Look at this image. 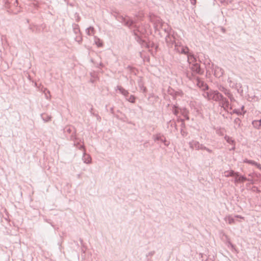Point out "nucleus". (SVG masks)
Masks as SVG:
<instances>
[{
	"mask_svg": "<svg viewBox=\"0 0 261 261\" xmlns=\"http://www.w3.org/2000/svg\"><path fill=\"white\" fill-rule=\"evenodd\" d=\"M190 68L192 71V73L191 74L187 73V77L190 79H193V77H195V75L198 74H202L203 73V71L200 68V65L198 63H193L190 66Z\"/></svg>",
	"mask_w": 261,
	"mask_h": 261,
	"instance_id": "obj_1",
	"label": "nucleus"
},
{
	"mask_svg": "<svg viewBox=\"0 0 261 261\" xmlns=\"http://www.w3.org/2000/svg\"><path fill=\"white\" fill-rule=\"evenodd\" d=\"M222 95L218 91H210V92H205L204 94V96L207 98L208 100H213L218 102L222 98Z\"/></svg>",
	"mask_w": 261,
	"mask_h": 261,
	"instance_id": "obj_2",
	"label": "nucleus"
},
{
	"mask_svg": "<svg viewBox=\"0 0 261 261\" xmlns=\"http://www.w3.org/2000/svg\"><path fill=\"white\" fill-rule=\"evenodd\" d=\"M175 50L180 54H188L189 48L187 46H185L181 44L180 43H175L174 44Z\"/></svg>",
	"mask_w": 261,
	"mask_h": 261,
	"instance_id": "obj_3",
	"label": "nucleus"
},
{
	"mask_svg": "<svg viewBox=\"0 0 261 261\" xmlns=\"http://www.w3.org/2000/svg\"><path fill=\"white\" fill-rule=\"evenodd\" d=\"M219 106L223 108L225 111H228V110L231 109V107H230V104L228 100L224 97L223 95L222 96V98L220 99V100L218 101Z\"/></svg>",
	"mask_w": 261,
	"mask_h": 261,
	"instance_id": "obj_4",
	"label": "nucleus"
},
{
	"mask_svg": "<svg viewBox=\"0 0 261 261\" xmlns=\"http://www.w3.org/2000/svg\"><path fill=\"white\" fill-rule=\"evenodd\" d=\"M189 145L190 148L192 149H195L197 150H202L204 146L203 144H200L198 141L195 140H192L191 141L189 142Z\"/></svg>",
	"mask_w": 261,
	"mask_h": 261,
	"instance_id": "obj_5",
	"label": "nucleus"
},
{
	"mask_svg": "<svg viewBox=\"0 0 261 261\" xmlns=\"http://www.w3.org/2000/svg\"><path fill=\"white\" fill-rule=\"evenodd\" d=\"M80 149H84L83 156L82 158V160L86 164H90L91 162V158L89 154H87L86 153V151L84 148V146L83 145H81L79 147H78Z\"/></svg>",
	"mask_w": 261,
	"mask_h": 261,
	"instance_id": "obj_6",
	"label": "nucleus"
},
{
	"mask_svg": "<svg viewBox=\"0 0 261 261\" xmlns=\"http://www.w3.org/2000/svg\"><path fill=\"white\" fill-rule=\"evenodd\" d=\"M166 42L168 45L170 47H172V46L176 43L175 40V38L173 35L170 34L169 33L167 35L165 38Z\"/></svg>",
	"mask_w": 261,
	"mask_h": 261,
	"instance_id": "obj_7",
	"label": "nucleus"
},
{
	"mask_svg": "<svg viewBox=\"0 0 261 261\" xmlns=\"http://www.w3.org/2000/svg\"><path fill=\"white\" fill-rule=\"evenodd\" d=\"M121 21L128 27H130L134 23V22L127 16L124 17H121Z\"/></svg>",
	"mask_w": 261,
	"mask_h": 261,
	"instance_id": "obj_8",
	"label": "nucleus"
},
{
	"mask_svg": "<svg viewBox=\"0 0 261 261\" xmlns=\"http://www.w3.org/2000/svg\"><path fill=\"white\" fill-rule=\"evenodd\" d=\"M65 132L67 135L68 134H71L70 136L71 139H73L74 138L75 130L73 127L71 126L66 127L65 128Z\"/></svg>",
	"mask_w": 261,
	"mask_h": 261,
	"instance_id": "obj_9",
	"label": "nucleus"
},
{
	"mask_svg": "<svg viewBox=\"0 0 261 261\" xmlns=\"http://www.w3.org/2000/svg\"><path fill=\"white\" fill-rule=\"evenodd\" d=\"M224 74V70L218 66H216L214 68V75L218 77L222 76Z\"/></svg>",
	"mask_w": 261,
	"mask_h": 261,
	"instance_id": "obj_10",
	"label": "nucleus"
},
{
	"mask_svg": "<svg viewBox=\"0 0 261 261\" xmlns=\"http://www.w3.org/2000/svg\"><path fill=\"white\" fill-rule=\"evenodd\" d=\"M246 180H248V179L246 177L239 175V176H235L234 181L236 184H237L239 182H244Z\"/></svg>",
	"mask_w": 261,
	"mask_h": 261,
	"instance_id": "obj_11",
	"label": "nucleus"
},
{
	"mask_svg": "<svg viewBox=\"0 0 261 261\" xmlns=\"http://www.w3.org/2000/svg\"><path fill=\"white\" fill-rule=\"evenodd\" d=\"M116 88V89L118 90L125 97L126 99L127 97L128 96V92L123 87L119 86H117Z\"/></svg>",
	"mask_w": 261,
	"mask_h": 261,
	"instance_id": "obj_12",
	"label": "nucleus"
},
{
	"mask_svg": "<svg viewBox=\"0 0 261 261\" xmlns=\"http://www.w3.org/2000/svg\"><path fill=\"white\" fill-rule=\"evenodd\" d=\"M188 62L191 65L193 63H195V62L196 61V58L194 57L193 54L189 53H188Z\"/></svg>",
	"mask_w": 261,
	"mask_h": 261,
	"instance_id": "obj_13",
	"label": "nucleus"
},
{
	"mask_svg": "<svg viewBox=\"0 0 261 261\" xmlns=\"http://www.w3.org/2000/svg\"><path fill=\"white\" fill-rule=\"evenodd\" d=\"M225 176L226 177L239 176V172H235L233 170L227 171L225 172Z\"/></svg>",
	"mask_w": 261,
	"mask_h": 261,
	"instance_id": "obj_14",
	"label": "nucleus"
},
{
	"mask_svg": "<svg viewBox=\"0 0 261 261\" xmlns=\"http://www.w3.org/2000/svg\"><path fill=\"white\" fill-rule=\"evenodd\" d=\"M244 163H248L254 166H256L258 169H261V165L259 164H258L256 162L253 161V160H249L248 159H245L244 161Z\"/></svg>",
	"mask_w": 261,
	"mask_h": 261,
	"instance_id": "obj_15",
	"label": "nucleus"
},
{
	"mask_svg": "<svg viewBox=\"0 0 261 261\" xmlns=\"http://www.w3.org/2000/svg\"><path fill=\"white\" fill-rule=\"evenodd\" d=\"M153 138L154 139V141H156L157 140H160L161 142L164 141V139L165 138L164 135H161V134H158L155 135L153 136Z\"/></svg>",
	"mask_w": 261,
	"mask_h": 261,
	"instance_id": "obj_16",
	"label": "nucleus"
},
{
	"mask_svg": "<svg viewBox=\"0 0 261 261\" xmlns=\"http://www.w3.org/2000/svg\"><path fill=\"white\" fill-rule=\"evenodd\" d=\"M86 34L89 36H93L94 35L95 31L92 27L88 28L86 30Z\"/></svg>",
	"mask_w": 261,
	"mask_h": 261,
	"instance_id": "obj_17",
	"label": "nucleus"
},
{
	"mask_svg": "<svg viewBox=\"0 0 261 261\" xmlns=\"http://www.w3.org/2000/svg\"><path fill=\"white\" fill-rule=\"evenodd\" d=\"M225 221L227 222L229 224H232L235 223V220L234 218L231 217L230 215L227 216L224 218Z\"/></svg>",
	"mask_w": 261,
	"mask_h": 261,
	"instance_id": "obj_18",
	"label": "nucleus"
},
{
	"mask_svg": "<svg viewBox=\"0 0 261 261\" xmlns=\"http://www.w3.org/2000/svg\"><path fill=\"white\" fill-rule=\"evenodd\" d=\"M253 126L256 128H261V119L259 120H254L252 121Z\"/></svg>",
	"mask_w": 261,
	"mask_h": 261,
	"instance_id": "obj_19",
	"label": "nucleus"
},
{
	"mask_svg": "<svg viewBox=\"0 0 261 261\" xmlns=\"http://www.w3.org/2000/svg\"><path fill=\"white\" fill-rule=\"evenodd\" d=\"M94 43L98 47H101L102 46V43L101 40L96 36L94 37Z\"/></svg>",
	"mask_w": 261,
	"mask_h": 261,
	"instance_id": "obj_20",
	"label": "nucleus"
},
{
	"mask_svg": "<svg viewBox=\"0 0 261 261\" xmlns=\"http://www.w3.org/2000/svg\"><path fill=\"white\" fill-rule=\"evenodd\" d=\"M234 127L235 128H239L241 126V121L239 118H236L234 120Z\"/></svg>",
	"mask_w": 261,
	"mask_h": 261,
	"instance_id": "obj_21",
	"label": "nucleus"
},
{
	"mask_svg": "<svg viewBox=\"0 0 261 261\" xmlns=\"http://www.w3.org/2000/svg\"><path fill=\"white\" fill-rule=\"evenodd\" d=\"M43 92L44 93L45 95V97L47 99H49L50 98L51 95L50 94V92L46 88H44L43 90H42Z\"/></svg>",
	"mask_w": 261,
	"mask_h": 261,
	"instance_id": "obj_22",
	"label": "nucleus"
},
{
	"mask_svg": "<svg viewBox=\"0 0 261 261\" xmlns=\"http://www.w3.org/2000/svg\"><path fill=\"white\" fill-rule=\"evenodd\" d=\"M193 79H195L196 81V84L198 87H200L202 86V85L203 84V82L202 81H200V80L199 77L195 76L194 77H193Z\"/></svg>",
	"mask_w": 261,
	"mask_h": 261,
	"instance_id": "obj_23",
	"label": "nucleus"
},
{
	"mask_svg": "<svg viewBox=\"0 0 261 261\" xmlns=\"http://www.w3.org/2000/svg\"><path fill=\"white\" fill-rule=\"evenodd\" d=\"M224 139L227 141V142L229 144H233L234 142V140L231 137L227 135L224 137Z\"/></svg>",
	"mask_w": 261,
	"mask_h": 261,
	"instance_id": "obj_24",
	"label": "nucleus"
},
{
	"mask_svg": "<svg viewBox=\"0 0 261 261\" xmlns=\"http://www.w3.org/2000/svg\"><path fill=\"white\" fill-rule=\"evenodd\" d=\"M221 234L222 235V237H224L225 240L227 241L228 243L231 245V246H233L232 244L231 243L230 241H229V239L228 238V237L223 232H221Z\"/></svg>",
	"mask_w": 261,
	"mask_h": 261,
	"instance_id": "obj_25",
	"label": "nucleus"
},
{
	"mask_svg": "<svg viewBox=\"0 0 261 261\" xmlns=\"http://www.w3.org/2000/svg\"><path fill=\"white\" fill-rule=\"evenodd\" d=\"M42 118L43 120L45 122H47V121L50 120V119H51V117L50 116H48L46 114L42 115Z\"/></svg>",
	"mask_w": 261,
	"mask_h": 261,
	"instance_id": "obj_26",
	"label": "nucleus"
},
{
	"mask_svg": "<svg viewBox=\"0 0 261 261\" xmlns=\"http://www.w3.org/2000/svg\"><path fill=\"white\" fill-rule=\"evenodd\" d=\"M135 99H136V97L134 96V95H130L129 98H126V100H128V101L132 102V103H134L135 102Z\"/></svg>",
	"mask_w": 261,
	"mask_h": 261,
	"instance_id": "obj_27",
	"label": "nucleus"
},
{
	"mask_svg": "<svg viewBox=\"0 0 261 261\" xmlns=\"http://www.w3.org/2000/svg\"><path fill=\"white\" fill-rule=\"evenodd\" d=\"M75 40L77 41L79 43H81L82 41V37L80 35L79 36H77L75 38Z\"/></svg>",
	"mask_w": 261,
	"mask_h": 261,
	"instance_id": "obj_28",
	"label": "nucleus"
},
{
	"mask_svg": "<svg viewBox=\"0 0 261 261\" xmlns=\"http://www.w3.org/2000/svg\"><path fill=\"white\" fill-rule=\"evenodd\" d=\"M139 86L141 90L143 91V92H145L146 89V88L143 85V84L141 83H139Z\"/></svg>",
	"mask_w": 261,
	"mask_h": 261,
	"instance_id": "obj_29",
	"label": "nucleus"
},
{
	"mask_svg": "<svg viewBox=\"0 0 261 261\" xmlns=\"http://www.w3.org/2000/svg\"><path fill=\"white\" fill-rule=\"evenodd\" d=\"M172 112L175 115H177L178 113V111L177 110V107L175 106H174L173 107Z\"/></svg>",
	"mask_w": 261,
	"mask_h": 261,
	"instance_id": "obj_30",
	"label": "nucleus"
},
{
	"mask_svg": "<svg viewBox=\"0 0 261 261\" xmlns=\"http://www.w3.org/2000/svg\"><path fill=\"white\" fill-rule=\"evenodd\" d=\"M73 31L75 34H80V30L77 25H75V27L73 28Z\"/></svg>",
	"mask_w": 261,
	"mask_h": 261,
	"instance_id": "obj_31",
	"label": "nucleus"
},
{
	"mask_svg": "<svg viewBox=\"0 0 261 261\" xmlns=\"http://www.w3.org/2000/svg\"><path fill=\"white\" fill-rule=\"evenodd\" d=\"M202 150H206L207 152H208L210 153H213V150L212 149L205 147L204 145L203 146Z\"/></svg>",
	"mask_w": 261,
	"mask_h": 261,
	"instance_id": "obj_32",
	"label": "nucleus"
},
{
	"mask_svg": "<svg viewBox=\"0 0 261 261\" xmlns=\"http://www.w3.org/2000/svg\"><path fill=\"white\" fill-rule=\"evenodd\" d=\"M225 95H226L228 97L232 94L230 91L229 90H226L225 92H224Z\"/></svg>",
	"mask_w": 261,
	"mask_h": 261,
	"instance_id": "obj_33",
	"label": "nucleus"
},
{
	"mask_svg": "<svg viewBox=\"0 0 261 261\" xmlns=\"http://www.w3.org/2000/svg\"><path fill=\"white\" fill-rule=\"evenodd\" d=\"M216 133L220 136L223 135V130H222L221 129H217L216 130Z\"/></svg>",
	"mask_w": 261,
	"mask_h": 261,
	"instance_id": "obj_34",
	"label": "nucleus"
},
{
	"mask_svg": "<svg viewBox=\"0 0 261 261\" xmlns=\"http://www.w3.org/2000/svg\"><path fill=\"white\" fill-rule=\"evenodd\" d=\"M155 253V251H150L149 252L147 255H146V257H149V256H153Z\"/></svg>",
	"mask_w": 261,
	"mask_h": 261,
	"instance_id": "obj_35",
	"label": "nucleus"
},
{
	"mask_svg": "<svg viewBox=\"0 0 261 261\" xmlns=\"http://www.w3.org/2000/svg\"><path fill=\"white\" fill-rule=\"evenodd\" d=\"M156 21L158 22V24H156L155 27L158 28L159 27V25H160V27H161L162 24L160 19L159 18H157Z\"/></svg>",
	"mask_w": 261,
	"mask_h": 261,
	"instance_id": "obj_36",
	"label": "nucleus"
},
{
	"mask_svg": "<svg viewBox=\"0 0 261 261\" xmlns=\"http://www.w3.org/2000/svg\"><path fill=\"white\" fill-rule=\"evenodd\" d=\"M219 89L220 91H221V92H225V91L227 90V89H226L225 87H223V86H220L219 88Z\"/></svg>",
	"mask_w": 261,
	"mask_h": 261,
	"instance_id": "obj_37",
	"label": "nucleus"
},
{
	"mask_svg": "<svg viewBox=\"0 0 261 261\" xmlns=\"http://www.w3.org/2000/svg\"><path fill=\"white\" fill-rule=\"evenodd\" d=\"M163 142L164 143V145L166 146H168L170 144L169 142L166 141L165 138L164 139V141Z\"/></svg>",
	"mask_w": 261,
	"mask_h": 261,
	"instance_id": "obj_38",
	"label": "nucleus"
},
{
	"mask_svg": "<svg viewBox=\"0 0 261 261\" xmlns=\"http://www.w3.org/2000/svg\"><path fill=\"white\" fill-rule=\"evenodd\" d=\"M190 3L192 5L195 6L196 4V0H190Z\"/></svg>",
	"mask_w": 261,
	"mask_h": 261,
	"instance_id": "obj_39",
	"label": "nucleus"
},
{
	"mask_svg": "<svg viewBox=\"0 0 261 261\" xmlns=\"http://www.w3.org/2000/svg\"><path fill=\"white\" fill-rule=\"evenodd\" d=\"M228 98L230 99L231 101H233L235 100L232 94H231V96H229Z\"/></svg>",
	"mask_w": 261,
	"mask_h": 261,
	"instance_id": "obj_40",
	"label": "nucleus"
},
{
	"mask_svg": "<svg viewBox=\"0 0 261 261\" xmlns=\"http://www.w3.org/2000/svg\"><path fill=\"white\" fill-rule=\"evenodd\" d=\"M235 217H236V218H241V219H243V217H242V216H240V215H236V216H235Z\"/></svg>",
	"mask_w": 261,
	"mask_h": 261,
	"instance_id": "obj_41",
	"label": "nucleus"
},
{
	"mask_svg": "<svg viewBox=\"0 0 261 261\" xmlns=\"http://www.w3.org/2000/svg\"><path fill=\"white\" fill-rule=\"evenodd\" d=\"M233 113L238 114V112L236 110H233Z\"/></svg>",
	"mask_w": 261,
	"mask_h": 261,
	"instance_id": "obj_42",
	"label": "nucleus"
},
{
	"mask_svg": "<svg viewBox=\"0 0 261 261\" xmlns=\"http://www.w3.org/2000/svg\"><path fill=\"white\" fill-rule=\"evenodd\" d=\"M235 149V147L234 146H233L231 149H230V150H234Z\"/></svg>",
	"mask_w": 261,
	"mask_h": 261,
	"instance_id": "obj_43",
	"label": "nucleus"
},
{
	"mask_svg": "<svg viewBox=\"0 0 261 261\" xmlns=\"http://www.w3.org/2000/svg\"><path fill=\"white\" fill-rule=\"evenodd\" d=\"M220 2L221 3H223L225 2V0H221Z\"/></svg>",
	"mask_w": 261,
	"mask_h": 261,
	"instance_id": "obj_44",
	"label": "nucleus"
},
{
	"mask_svg": "<svg viewBox=\"0 0 261 261\" xmlns=\"http://www.w3.org/2000/svg\"><path fill=\"white\" fill-rule=\"evenodd\" d=\"M100 66H103V65H102V63H100Z\"/></svg>",
	"mask_w": 261,
	"mask_h": 261,
	"instance_id": "obj_45",
	"label": "nucleus"
},
{
	"mask_svg": "<svg viewBox=\"0 0 261 261\" xmlns=\"http://www.w3.org/2000/svg\"><path fill=\"white\" fill-rule=\"evenodd\" d=\"M80 241H81V243H82L83 240H80Z\"/></svg>",
	"mask_w": 261,
	"mask_h": 261,
	"instance_id": "obj_46",
	"label": "nucleus"
}]
</instances>
